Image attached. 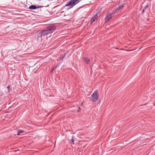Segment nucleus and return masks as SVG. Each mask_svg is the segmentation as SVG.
I'll use <instances>...</instances> for the list:
<instances>
[{
    "label": "nucleus",
    "instance_id": "obj_1",
    "mask_svg": "<svg viewBox=\"0 0 155 155\" xmlns=\"http://www.w3.org/2000/svg\"><path fill=\"white\" fill-rule=\"evenodd\" d=\"M80 2L79 0H71L67 3L65 6L69 7V8H71L78 4Z\"/></svg>",
    "mask_w": 155,
    "mask_h": 155
},
{
    "label": "nucleus",
    "instance_id": "obj_2",
    "mask_svg": "<svg viewBox=\"0 0 155 155\" xmlns=\"http://www.w3.org/2000/svg\"><path fill=\"white\" fill-rule=\"evenodd\" d=\"M117 10L114 9L111 13H108L106 15L105 18L106 21H108L112 18L115 13L116 12Z\"/></svg>",
    "mask_w": 155,
    "mask_h": 155
},
{
    "label": "nucleus",
    "instance_id": "obj_3",
    "mask_svg": "<svg viewBox=\"0 0 155 155\" xmlns=\"http://www.w3.org/2000/svg\"><path fill=\"white\" fill-rule=\"evenodd\" d=\"M47 30L49 33H53L56 29V26L53 25H51L47 27Z\"/></svg>",
    "mask_w": 155,
    "mask_h": 155
},
{
    "label": "nucleus",
    "instance_id": "obj_4",
    "mask_svg": "<svg viewBox=\"0 0 155 155\" xmlns=\"http://www.w3.org/2000/svg\"><path fill=\"white\" fill-rule=\"evenodd\" d=\"M98 92L97 91H95L91 95L92 97V101H95L98 99V96L97 95Z\"/></svg>",
    "mask_w": 155,
    "mask_h": 155
},
{
    "label": "nucleus",
    "instance_id": "obj_5",
    "mask_svg": "<svg viewBox=\"0 0 155 155\" xmlns=\"http://www.w3.org/2000/svg\"><path fill=\"white\" fill-rule=\"evenodd\" d=\"M41 32L43 36L47 35L50 34L47 29L42 31Z\"/></svg>",
    "mask_w": 155,
    "mask_h": 155
},
{
    "label": "nucleus",
    "instance_id": "obj_6",
    "mask_svg": "<svg viewBox=\"0 0 155 155\" xmlns=\"http://www.w3.org/2000/svg\"><path fill=\"white\" fill-rule=\"evenodd\" d=\"M97 18V15H95L93 16L91 19V24L93 22H94L95 20Z\"/></svg>",
    "mask_w": 155,
    "mask_h": 155
},
{
    "label": "nucleus",
    "instance_id": "obj_7",
    "mask_svg": "<svg viewBox=\"0 0 155 155\" xmlns=\"http://www.w3.org/2000/svg\"><path fill=\"white\" fill-rule=\"evenodd\" d=\"M37 37L38 39H39L40 38L41 39V36L42 35V33L41 31H38L37 32Z\"/></svg>",
    "mask_w": 155,
    "mask_h": 155
},
{
    "label": "nucleus",
    "instance_id": "obj_8",
    "mask_svg": "<svg viewBox=\"0 0 155 155\" xmlns=\"http://www.w3.org/2000/svg\"><path fill=\"white\" fill-rule=\"evenodd\" d=\"M38 8L36 7V6L35 5H32L30 6L28 8L29 9H31V10L35 9L36 8Z\"/></svg>",
    "mask_w": 155,
    "mask_h": 155
},
{
    "label": "nucleus",
    "instance_id": "obj_9",
    "mask_svg": "<svg viewBox=\"0 0 155 155\" xmlns=\"http://www.w3.org/2000/svg\"><path fill=\"white\" fill-rule=\"evenodd\" d=\"M84 60L85 61V63H87V64H88L89 61H90V59L88 58H84Z\"/></svg>",
    "mask_w": 155,
    "mask_h": 155
},
{
    "label": "nucleus",
    "instance_id": "obj_10",
    "mask_svg": "<svg viewBox=\"0 0 155 155\" xmlns=\"http://www.w3.org/2000/svg\"><path fill=\"white\" fill-rule=\"evenodd\" d=\"M123 6H124L122 5H120L119 6H118L117 9H116L117 10V11L120 10L121 9H122L123 8ZM118 12V11L117 12V11L116 12Z\"/></svg>",
    "mask_w": 155,
    "mask_h": 155
},
{
    "label": "nucleus",
    "instance_id": "obj_11",
    "mask_svg": "<svg viewBox=\"0 0 155 155\" xmlns=\"http://www.w3.org/2000/svg\"><path fill=\"white\" fill-rule=\"evenodd\" d=\"M24 132V131L22 130H18V131L17 134H18V135H19L21 134L22 133Z\"/></svg>",
    "mask_w": 155,
    "mask_h": 155
},
{
    "label": "nucleus",
    "instance_id": "obj_12",
    "mask_svg": "<svg viewBox=\"0 0 155 155\" xmlns=\"http://www.w3.org/2000/svg\"><path fill=\"white\" fill-rule=\"evenodd\" d=\"M71 143H72V144H74V140H73V138H72L71 140Z\"/></svg>",
    "mask_w": 155,
    "mask_h": 155
},
{
    "label": "nucleus",
    "instance_id": "obj_13",
    "mask_svg": "<svg viewBox=\"0 0 155 155\" xmlns=\"http://www.w3.org/2000/svg\"><path fill=\"white\" fill-rule=\"evenodd\" d=\"M148 7V5H146L145 6V7H144V9H145L147 7Z\"/></svg>",
    "mask_w": 155,
    "mask_h": 155
},
{
    "label": "nucleus",
    "instance_id": "obj_14",
    "mask_svg": "<svg viewBox=\"0 0 155 155\" xmlns=\"http://www.w3.org/2000/svg\"><path fill=\"white\" fill-rule=\"evenodd\" d=\"M145 10V9H143V10L142 12H144V10Z\"/></svg>",
    "mask_w": 155,
    "mask_h": 155
},
{
    "label": "nucleus",
    "instance_id": "obj_15",
    "mask_svg": "<svg viewBox=\"0 0 155 155\" xmlns=\"http://www.w3.org/2000/svg\"><path fill=\"white\" fill-rule=\"evenodd\" d=\"M9 86H8L7 87V88H8V89H9Z\"/></svg>",
    "mask_w": 155,
    "mask_h": 155
},
{
    "label": "nucleus",
    "instance_id": "obj_16",
    "mask_svg": "<svg viewBox=\"0 0 155 155\" xmlns=\"http://www.w3.org/2000/svg\"><path fill=\"white\" fill-rule=\"evenodd\" d=\"M83 104V102H82V103H81V105H82V104Z\"/></svg>",
    "mask_w": 155,
    "mask_h": 155
},
{
    "label": "nucleus",
    "instance_id": "obj_17",
    "mask_svg": "<svg viewBox=\"0 0 155 155\" xmlns=\"http://www.w3.org/2000/svg\"><path fill=\"white\" fill-rule=\"evenodd\" d=\"M80 109H81L80 108V107H79V110H80Z\"/></svg>",
    "mask_w": 155,
    "mask_h": 155
},
{
    "label": "nucleus",
    "instance_id": "obj_18",
    "mask_svg": "<svg viewBox=\"0 0 155 155\" xmlns=\"http://www.w3.org/2000/svg\"><path fill=\"white\" fill-rule=\"evenodd\" d=\"M53 71V69L52 70V71Z\"/></svg>",
    "mask_w": 155,
    "mask_h": 155
},
{
    "label": "nucleus",
    "instance_id": "obj_19",
    "mask_svg": "<svg viewBox=\"0 0 155 155\" xmlns=\"http://www.w3.org/2000/svg\"><path fill=\"white\" fill-rule=\"evenodd\" d=\"M141 48H141H139V49H140Z\"/></svg>",
    "mask_w": 155,
    "mask_h": 155
}]
</instances>
